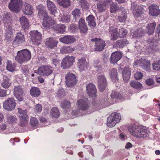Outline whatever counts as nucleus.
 <instances>
[{
    "mask_svg": "<svg viewBox=\"0 0 160 160\" xmlns=\"http://www.w3.org/2000/svg\"><path fill=\"white\" fill-rule=\"evenodd\" d=\"M47 5L51 14L54 15L57 12V8L53 2L50 0H47Z\"/></svg>",
    "mask_w": 160,
    "mask_h": 160,
    "instance_id": "24",
    "label": "nucleus"
},
{
    "mask_svg": "<svg viewBox=\"0 0 160 160\" xmlns=\"http://www.w3.org/2000/svg\"><path fill=\"white\" fill-rule=\"evenodd\" d=\"M109 31L111 34L110 38L111 40L115 41L118 37H119V33L118 32V30L117 28L111 27L109 29Z\"/></svg>",
    "mask_w": 160,
    "mask_h": 160,
    "instance_id": "26",
    "label": "nucleus"
},
{
    "mask_svg": "<svg viewBox=\"0 0 160 160\" xmlns=\"http://www.w3.org/2000/svg\"><path fill=\"white\" fill-rule=\"evenodd\" d=\"M131 74V71L130 68L128 67H126L122 71V75L124 81L125 82H127L129 80Z\"/></svg>",
    "mask_w": 160,
    "mask_h": 160,
    "instance_id": "20",
    "label": "nucleus"
},
{
    "mask_svg": "<svg viewBox=\"0 0 160 160\" xmlns=\"http://www.w3.org/2000/svg\"><path fill=\"white\" fill-rule=\"evenodd\" d=\"M23 93L16 94L14 95V96L19 101H22L23 100Z\"/></svg>",
    "mask_w": 160,
    "mask_h": 160,
    "instance_id": "64",
    "label": "nucleus"
},
{
    "mask_svg": "<svg viewBox=\"0 0 160 160\" xmlns=\"http://www.w3.org/2000/svg\"><path fill=\"white\" fill-rule=\"evenodd\" d=\"M75 48H70L68 47L65 48H63L61 49V52L63 54L70 53L74 51Z\"/></svg>",
    "mask_w": 160,
    "mask_h": 160,
    "instance_id": "48",
    "label": "nucleus"
},
{
    "mask_svg": "<svg viewBox=\"0 0 160 160\" xmlns=\"http://www.w3.org/2000/svg\"><path fill=\"white\" fill-rule=\"evenodd\" d=\"M77 104L79 109L83 111L87 110L90 106L89 101L86 98L78 100Z\"/></svg>",
    "mask_w": 160,
    "mask_h": 160,
    "instance_id": "10",
    "label": "nucleus"
},
{
    "mask_svg": "<svg viewBox=\"0 0 160 160\" xmlns=\"http://www.w3.org/2000/svg\"><path fill=\"white\" fill-rule=\"evenodd\" d=\"M127 18V13L125 11H122L118 16V20L120 22H124Z\"/></svg>",
    "mask_w": 160,
    "mask_h": 160,
    "instance_id": "44",
    "label": "nucleus"
},
{
    "mask_svg": "<svg viewBox=\"0 0 160 160\" xmlns=\"http://www.w3.org/2000/svg\"><path fill=\"white\" fill-rule=\"evenodd\" d=\"M111 96L112 99H121L123 98V97L118 92L116 91H112L111 94Z\"/></svg>",
    "mask_w": 160,
    "mask_h": 160,
    "instance_id": "47",
    "label": "nucleus"
},
{
    "mask_svg": "<svg viewBox=\"0 0 160 160\" xmlns=\"http://www.w3.org/2000/svg\"><path fill=\"white\" fill-rule=\"evenodd\" d=\"M19 20L21 25L23 28L25 29L28 28V21L25 16L21 17L20 18Z\"/></svg>",
    "mask_w": 160,
    "mask_h": 160,
    "instance_id": "35",
    "label": "nucleus"
},
{
    "mask_svg": "<svg viewBox=\"0 0 160 160\" xmlns=\"http://www.w3.org/2000/svg\"><path fill=\"white\" fill-rule=\"evenodd\" d=\"M25 41V38L24 34L21 32H18L15 39L13 42V45H19L24 43Z\"/></svg>",
    "mask_w": 160,
    "mask_h": 160,
    "instance_id": "16",
    "label": "nucleus"
},
{
    "mask_svg": "<svg viewBox=\"0 0 160 160\" xmlns=\"http://www.w3.org/2000/svg\"><path fill=\"white\" fill-rule=\"evenodd\" d=\"M111 78L114 82H117L118 81V74L116 69L112 68L110 72Z\"/></svg>",
    "mask_w": 160,
    "mask_h": 160,
    "instance_id": "33",
    "label": "nucleus"
},
{
    "mask_svg": "<svg viewBox=\"0 0 160 160\" xmlns=\"http://www.w3.org/2000/svg\"><path fill=\"white\" fill-rule=\"evenodd\" d=\"M66 83L68 87L74 86L77 83L76 76L73 74L68 73L65 76Z\"/></svg>",
    "mask_w": 160,
    "mask_h": 160,
    "instance_id": "11",
    "label": "nucleus"
},
{
    "mask_svg": "<svg viewBox=\"0 0 160 160\" xmlns=\"http://www.w3.org/2000/svg\"><path fill=\"white\" fill-rule=\"evenodd\" d=\"M38 122L37 119L34 117H31L30 119V124L32 126L35 127L37 126Z\"/></svg>",
    "mask_w": 160,
    "mask_h": 160,
    "instance_id": "55",
    "label": "nucleus"
},
{
    "mask_svg": "<svg viewBox=\"0 0 160 160\" xmlns=\"http://www.w3.org/2000/svg\"><path fill=\"white\" fill-rule=\"evenodd\" d=\"M28 118H20V125L22 127L25 126L27 124Z\"/></svg>",
    "mask_w": 160,
    "mask_h": 160,
    "instance_id": "59",
    "label": "nucleus"
},
{
    "mask_svg": "<svg viewBox=\"0 0 160 160\" xmlns=\"http://www.w3.org/2000/svg\"><path fill=\"white\" fill-rule=\"evenodd\" d=\"M31 58L30 51L27 49H24L18 52L15 59L18 63H22L29 61Z\"/></svg>",
    "mask_w": 160,
    "mask_h": 160,
    "instance_id": "2",
    "label": "nucleus"
},
{
    "mask_svg": "<svg viewBox=\"0 0 160 160\" xmlns=\"http://www.w3.org/2000/svg\"><path fill=\"white\" fill-rule=\"evenodd\" d=\"M58 42L52 38H47L45 41V45L52 49L57 46Z\"/></svg>",
    "mask_w": 160,
    "mask_h": 160,
    "instance_id": "22",
    "label": "nucleus"
},
{
    "mask_svg": "<svg viewBox=\"0 0 160 160\" xmlns=\"http://www.w3.org/2000/svg\"><path fill=\"white\" fill-rule=\"evenodd\" d=\"M134 65H138L146 71L149 70L150 67V62L149 61L146 59L141 58L139 60L135 61L134 63Z\"/></svg>",
    "mask_w": 160,
    "mask_h": 160,
    "instance_id": "12",
    "label": "nucleus"
},
{
    "mask_svg": "<svg viewBox=\"0 0 160 160\" xmlns=\"http://www.w3.org/2000/svg\"><path fill=\"white\" fill-rule=\"evenodd\" d=\"M92 42H95V44L94 45V50L96 51H102L106 46L105 41L101 39H98L97 38H92L91 39Z\"/></svg>",
    "mask_w": 160,
    "mask_h": 160,
    "instance_id": "9",
    "label": "nucleus"
},
{
    "mask_svg": "<svg viewBox=\"0 0 160 160\" xmlns=\"http://www.w3.org/2000/svg\"><path fill=\"white\" fill-rule=\"evenodd\" d=\"M61 106L63 109H68L71 108V103L68 100H65L61 102Z\"/></svg>",
    "mask_w": 160,
    "mask_h": 160,
    "instance_id": "46",
    "label": "nucleus"
},
{
    "mask_svg": "<svg viewBox=\"0 0 160 160\" xmlns=\"http://www.w3.org/2000/svg\"><path fill=\"white\" fill-rule=\"evenodd\" d=\"M40 91L37 87H32L30 90L31 95L34 97H38L40 95Z\"/></svg>",
    "mask_w": 160,
    "mask_h": 160,
    "instance_id": "36",
    "label": "nucleus"
},
{
    "mask_svg": "<svg viewBox=\"0 0 160 160\" xmlns=\"http://www.w3.org/2000/svg\"><path fill=\"white\" fill-rule=\"evenodd\" d=\"M38 15L40 18L43 19L46 18L48 17L47 12L45 10L41 12V14L38 13Z\"/></svg>",
    "mask_w": 160,
    "mask_h": 160,
    "instance_id": "56",
    "label": "nucleus"
},
{
    "mask_svg": "<svg viewBox=\"0 0 160 160\" xmlns=\"http://www.w3.org/2000/svg\"><path fill=\"white\" fill-rule=\"evenodd\" d=\"M72 14L76 20L80 18L81 12L79 9L76 8L72 12Z\"/></svg>",
    "mask_w": 160,
    "mask_h": 160,
    "instance_id": "50",
    "label": "nucleus"
},
{
    "mask_svg": "<svg viewBox=\"0 0 160 160\" xmlns=\"http://www.w3.org/2000/svg\"><path fill=\"white\" fill-rule=\"evenodd\" d=\"M51 115L54 118H58L60 115L59 112L57 107L53 108L51 111Z\"/></svg>",
    "mask_w": 160,
    "mask_h": 160,
    "instance_id": "42",
    "label": "nucleus"
},
{
    "mask_svg": "<svg viewBox=\"0 0 160 160\" xmlns=\"http://www.w3.org/2000/svg\"><path fill=\"white\" fill-rule=\"evenodd\" d=\"M22 2L21 0H11L8 8L12 12H18L22 7Z\"/></svg>",
    "mask_w": 160,
    "mask_h": 160,
    "instance_id": "6",
    "label": "nucleus"
},
{
    "mask_svg": "<svg viewBox=\"0 0 160 160\" xmlns=\"http://www.w3.org/2000/svg\"><path fill=\"white\" fill-rule=\"evenodd\" d=\"M15 33V30L11 27L9 26L6 27V38L10 40L13 37V34Z\"/></svg>",
    "mask_w": 160,
    "mask_h": 160,
    "instance_id": "25",
    "label": "nucleus"
},
{
    "mask_svg": "<svg viewBox=\"0 0 160 160\" xmlns=\"http://www.w3.org/2000/svg\"><path fill=\"white\" fill-rule=\"evenodd\" d=\"M25 7L23 11L24 13L27 15H31L33 13V8L31 5L27 3L24 4Z\"/></svg>",
    "mask_w": 160,
    "mask_h": 160,
    "instance_id": "28",
    "label": "nucleus"
},
{
    "mask_svg": "<svg viewBox=\"0 0 160 160\" xmlns=\"http://www.w3.org/2000/svg\"><path fill=\"white\" fill-rule=\"evenodd\" d=\"M7 121L9 124H14L17 122V119L15 116L10 115L7 117Z\"/></svg>",
    "mask_w": 160,
    "mask_h": 160,
    "instance_id": "40",
    "label": "nucleus"
},
{
    "mask_svg": "<svg viewBox=\"0 0 160 160\" xmlns=\"http://www.w3.org/2000/svg\"><path fill=\"white\" fill-rule=\"evenodd\" d=\"M53 68L50 65H42L38 69V73L43 76H48L51 74L53 71Z\"/></svg>",
    "mask_w": 160,
    "mask_h": 160,
    "instance_id": "5",
    "label": "nucleus"
},
{
    "mask_svg": "<svg viewBox=\"0 0 160 160\" xmlns=\"http://www.w3.org/2000/svg\"><path fill=\"white\" fill-rule=\"evenodd\" d=\"M37 9L38 11V13L41 14V12L46 10V8L42 4H40L37 6Z\"/></svg>",
    "mask_w": 160,
    "mask_h": 160,
    "instance_id": "57",
    "label": "nucleus"
},
{
    "mask_svg": "<svg viewBox=\"0 0 160 160\" xmlns=\"http://www.w3.org/2000/svg\"><path fill=\"white\" fill-rule=\"evenodd\" d=\"M66 27L63 24H55L53 27V29L57 33H63L65 32Z\"/></svg>",
    "mask_w": 160,
    "mask_h": 160,
    "instance_id": "27",
    "label": "nucleus"
},
{
    "mask_svg": "<svg viewBox=\"0 0 160 160\" xmlns=\"http://www.w3.org/2000/svg\"><path fill=\"white\" fill-rule=\"evenodd\" d=\"M98 80L99 90L101 92L103 91L107 86L106 79L103 75H101L98 76Z\"/></svg>",
    "mask_w": 160,
    "mask_h": 160,
    "instance_id": "13",
    "label": "nucleus"
},
{
    "mask_svg": "<svg viewBox=\"0 0 160 160\" xmlns=\"http://www.w3.org/2000/svg\"><path fill=\"white\" fill-rule=\"evenodd\" d=\"M56 23V21L51 17L43 19L42 25L46 28L49 29L53 28Z\"/></svg>",
    "mask_w": 160,
    "mask_h": 160,
    "instance_id": "15",
    "label": "nucleus"
},
{
    "mask_svg": "<svg viewBox=\"0 0 160 160\" xmlns=\"http://www.w3.org/2000/svg\"><path fill=\"white\" fill-rule=\"evenodd\" d=\"M79 4V6L83 10L87 9L89 8V4L87 0H80Z\"/></svg>",
    "mask_w": 160,
    "mask_h": 160,
    "instance_id": "39",
    "label": "nucleus"
},
{
    "mask_svg": "<svg viewBox=\"0 0 160 160\" xmlns=\"http://www.w3.org/2000/svg\"><path fill=\"white\" fill-rule=\"evenodd\" d=\"M75 61V58L73 56H67L64 58L61 63V67L63 69L69 68L72 66Z\"/></svg>",
    "mask_w": 160,
    "mask_h": 160,
    "instance_id": "8",
    "label": "nucleus"
},
{
    "mask_svg": "<svg viewBox=\"0 0 160 160\" xmlns=\"http://www.w3.org/2000/svg\"><path fill=\"white\" fill-rule=\"evenodd\" d=\"M59 41L63 43L69 44L73 43L76 40L73 36L66 35L59 38Z\"/></svg>",
    "mask_w": 160,
    "mask_h": 160,
    "instance_id": "17",
    "label": "nucleus"
},
{
    "mask_svg": "<svg viewBox=\"0 0 160 160\" xmlns=\"http://www.w3.org/2000/svg\"><path fill=\"white\" fill-rule=\"evenodd\" d=\"M122 55L121 52H115L112 53L110 57L111 63L114 64L116 63L122 58Z\"/></svg>",
    "mask_w": 160,
    "mask_h": 160,
    "instance_id": "19",
    "label": "nucleus"
},
{
    "mask_svg": "<svg viewBox=\"0 0 160 160\" xmlns=\"http://www.w3.org/2000/svg\"><path fill=\"white\" fill-rule=\"evenodd\" d=\"M128 43V41L125 39L118 40L114 43V45L120 48H123Z\"/></svg>",
    "mask_w": 160,
    "mask_h": 160,
    "instance_id": "30",
    "label": "nucleus"
},
{
    "mask_svg": "<svg viewBox=\"0 0 160 160\" xmlns=\"http://www.w3.org/2000/svg\"><path fill=\"white\" fill-rule=\"evenodd\" d=\"M23 89L20 86H15L14 88V94L23 93Z\"/></svg>",
    "mask_w": 160,
    "mask_h": 160,
    "instance_id": "53",
    "label": "nucleus"
},
{
    "mask_svg": "<svg viewBox=\"0 0 160 160\" xmlns=\"http://www.w3.org/2000/svg\"><path fill=\"white\" fill-rule=\"evenodd\" d=\"M55 56L56 57L52 58V63L56 67L57 65L59 63L60 60L56 55Z\"/></svg>",
    "mask_w": 160,
    "mask_h": 160,
    "instance_id": "62",
    "label": "nucleus"
},
{
    "mask_svg": "<svg viewBox=\"0 0 160 160\" xmlns=\"http://www.w3.org/2000/svg\"><path fill=\"white\" fill-rule=\"evenodd\" d=\"M121 120L120 114L116 112L112 113L108 118L107 125L110 128L114 127Z\"/></svg>",
    "mask_w": 160,
    "mask_h": 160,
    "instance_id": "3",
    "label": "nucleus"
},
{
    "mask_svg": "<svg viewBox=\"0 0 160 160\" xmlns=\"http://www.w3.org/2000/svg\"><path fill=\"white\" fill-rule=\"evenodd\" d=\"M119 9V8L118 7L116 3H112L111 5L110 9V12L112 13L116 12Z\"/></svg>",
    "mask_w": 160,
    "mask_h": 160,
    "instance_id": "52",
    "label": "nucleus"
},
{
    "mask_svg": "<svg viewBox=\"0 0 160 160\" xmlns=\"http://www.w3.org/2000/svg\"><path fill=\"white\" fill-rule=\"evenodd\" d=\"M18 112L20 115L19 116L20 118H28L27 115V111L26 110H22V108H18Z\"/></svg>",
    "mask_w": 160,
    "mask_h": 160,
    "instance_id": "43",
    "label": "nucleus"
},
{
    "mask_svg": "<svg viewBox=\"0 0 160 160\" xmlns=\"http://www.w3.org/2000/svg\"><path fill=\"white\" fill-rule=\"evenodd\" d=\"M86 88L87 94L90 97H95L97 92L95 86L93 84L89 83L86 86Z\"/></svg>",
    "mask_w": 160,
    "mask_h": 160,
    "instance_id": "18",
    "label": "nucleus"
},
{
    "mask_svg": "<svg viewBox=\"0 0 160 160\" xmlns=\"http://www.w3.org/2000/svg\"><path fill=\"white\" fill-rule=\"evenodd\" d=\"M144 34V30L142 28H140L134 32L133 36L135 37H140L142 36Z\"/></svg>",
    "mask_w": 160,
    "mask_h": 160,
    "instance_id": "45",
    "label": "nucleus"
},
{
    "mask_svg": "<svg viewBox=\"0 0 160 160\" xmlns=\"http://www.w3.org/2000/svg\"><path fill=\"white\" fill-rule=\"evenodd\" d=\"M78 61V67L80 71L82 72L87 70L89 64L85 57H82L79 59Z\"/></svg>",
    "mask_w": 160,
    "mask_h": 160,
    "instance_id": "14",
    "label": "nucleus"
},
{
    "mask_svg": "<svg viewBox=\"0 0 160 160\" xmlns=\"http://www.w3.org/2000/svg\"><path fill=\"white\" fill-rule=\"evenodd\" d=\"M128 130L133 136L138 138H146L148 136V130L145 127L134 124L128 128Z\"/></svg>",
    "mask_w": 160,
    "mask_h": 160,
    "instance_id": "1",
    "label": "nucleus"
},
{
    "mask_svg": "<svg viewBox=\"0 0 160 160\" xmlns=\"http://www.w3.org/2000/svg\"><path fill=\"white\" fill-rule=\"evenodd\" d=\"M142 8L141 6H138V8L133 11L134 17L136 18L141 16L142 13Z\"/></svg>",
    "mask_w": 160,
    "mask_h": 160,
    "instance_id": "41",
    "label": "nucleus"
},
{
    "mask_svg": "<svg viewBox=\"0 0 160 160\" xmlns=\"http://www.w3.org/2000/svg\"><path fill=\"white\" fill-rule=\"evenodd\" d=\"M152 67L154 70L160 71V60L155 62L152 64Z\"/></svg>",
    "mask_w": 160,
    "mask_h": 160,
    "instance_id": "51",
    "label": "nucleus"
},
{
    "mask_svg": "<svg viewBox=\"0 0 160 160\" xmlns=\"http://www.w3.org/2000/svg\"><path fill=\"white\" fill-rule=\"evenodd\" d=\"M78 28L80 31L83 33H86L88 31V27L84 19L81 18L78 22Z\"/></svg>",
    "mask_w": 160,
    "mask_h": 160,
    "instance_id": "23",
    "label": "nucleus"
},
{
    "mask_svg": "<svg viewBox=\"0 0 160 160\" xmlns=\"http://www.w3.org/2000/svg\"><path fill=\"white\" fill-rule=\"evenodd\" d=\"M154 82L152 78H149L146 80V83L148 86H151L154 84Z\"/></svg>",
    "mask_w": 160,
    "mask_h": 160,
    "instance_id": "63",
    "label": "nucleus"
},
{
    "mask_svg": "<svg viewBox=\"0 0 160 160\" xmlns=\"http://www.w3.org/2000/svg\"><path fill=\"white\" fill-rule=\"evenodd\" d=\"M42 110V106L41 105L39 104H37L36 105L34 111L37 113L40 112Z\"/></svg>",
    "mask_w": 160,
    "mask_h": 160,
    "instance_id": "61",
    "label": "nucleus"
},
{
    "mask_svg": "<svg viewBox=\"0 0 160 160\" xmlns=\"http://www.w3.org/2000/svg\"><path fill=\"white\" fill-rule=\"evenodd\" d=\"M97 6L99 11L100 12H102L106 8L103 3L102 4L98 3L97 4Z\"/></svg>",
    "mask_w": 160,
    "mask_h": 160,
    "instance_id": "58",
    "label": "nucleus"
},
{
    "mask_svg": "<svg viewBox=\"0 0 160 160\" xmlns=\"http://www.w3.org/2000/svg\"><path fill=\"white\" fill-rule=\"evenodd\" d=\"M1 85L2 87L3 88H8L11 85L10 79L6 76H4L3 81L1 83Z\"/></svg>",
    "mask_w": 160,
    "mask_h": 160,
    "instance_id": "31",
    "label": "nucleus"
},
{
    "mask_svg": "<svg viewBox=\"0 0 160 160\" xmlns=\"http://www.w3.org/2000/svg\"><path fill=\"white\" fill-rule=\"evenodd\" d=\"M143 76L142 74L140 72H137L134 74V78L137 80L142 79Z\"/></svg>",
    "mask_w": 160,
    "mask_h": 160,
    "instance_id": "60",
    "label": "nucleus"
},
{
    "mask_svg": "<svg viewBox=\"0 0 160 160\" xmlns=\"http://www.w3.org/2000/svg\"><path fill=\"white\" fill-rule=\"evenodd\" d=\"M156 25V23L154 21L152 23L148 24L146 27L148 33L149 35L153 34Z\"/></svg>",
    "mask_w": 160,
    "mask_h": 160,
    "instance_id": "29",
    "label": "nucleus"
},
{
    "mask_svg": "<svg viewBox=\"0 0 160 160\" xmlns=\"http://www.w3.org/2000/svg\"><path fill=\"white\" fill-rule=\"evenodd\" d=\"M160 10L157 5L152 4L149 7V14L153 16H158L160 13Z\"/></svg>",
    "mask_w": 160,
    "mask_h": 160,
    "instance_id": "21",
    "label": "nucleus"
},
{
    "mask_svg": "<svg viewBox=\"0 0 160 160\" xmlns=\"http://www.w3.org/2000/svg\"><path fill=\"white\" fill-rule=\"evenodd\" d=\"M58 3L64 8H68L71 5L70 0H56Z\"/></svg>",
    "mask_w": 160,
    "mask_h": 160,
    "instance_id": "34",
    "label": "nucleus"
},
{
    "mask_svg": "<svg viewBox=\"0 0 160 160\" xmlns=\"http://www.w3.org/2000/svg\"><path fill=\"white\" fill-rule=\"evenodd\" d=\"M95 18L92 15H89L87 17L86 20L88 23V25L91 28H93L96 26V24L94 21Z\"/></svg>",
    "mask_w": 160,
    "mask_h": 160,
    "instance_id": "32",
    "label": "nucleus"
},
{
    "mask_svg": "<svg viewBox=\"0 0 160 160\" xmlns=\"http://www.w3.org/2000/svg\"><path fill=\"white\" fill-rule=\"evenodd\" d=\"M127 34V31L126 29L122 28L119 30V35L120 38L125 37Z\"/></svg>",
    "mask_w": 160,
    "mask_h": 160,
    "instance_id": "54",
    "label": "nucleus"
},
{
    "mask_svg": "<svg viewBox=\"0 0 160 160\" xmlns=\"http://www.w3.org/2000/svg\"><path fill=\"white\" fill-rule=\"evenodd\" d=\"M129 83L131 86L137 89H141L142 86L140 82L136 81H131Z\"/></svg>",
    "mask_w": 160,
    "mask_h": 160,
    "instance_id": "38",
    "label": "nucleus"
},
{
    "mask_svg": "<svg viewBox=\"0 0 160 160\" xmlns=\"http://www.w3.org/2000/svg\"><path fill=\"white\" fill-rule=\"evenodd\" d=\"M7 65L6 68L8 71L13 72L15 70L16 67L15 64L13 63L11 61L8 60Z\"/></svg>",
    "mask_w": 160,
    "mask_h": 160,
    "instance_id": "37",
    "label": "nucleus"
},
{
    "mask_svg": "<svg viewBox=\"0 0 160 160\" xmlns=\"http://www.w3.org/2000/svg\"><path fill=\"white\" fill-rule=\"evenodd\" d=\"M16 103L14 98H10L5 100L3 104V108L8 111H11L14 109Z\"/></svg>",
    "mask_w": 160,
    "mask_h": 160,
    "instance_id": "7",
    "label": "nucleus"
},
{
    "mask_svg": "<svg viewBox=\"0 0 160 160\" xmlns=\"http://www.w3.org/2000/svg\"><path fill=\"white\" fill-rule=\"evenodd\" d=\"M70 17L66 14H61L60 16V20L63 22H68L70 21Z\"/></svg>",
    "mask_w": 160,
    "mask_h": 160,
    "instance_id": "49",
    "label": "nucleus"
},
{
    "mask_svg": "<svg viewBox=\"0 0 160 160\" xmlns=\"http://www.w3.org/2000/svg\"><path fill=\"white\" fill-rule=\"evenodd\" d=\"M30 37L33 43L37 46L39 45L41 42L42 35L38 30L32 31L29 32Z\"/></svg>",
    "mask_w": 160,
    "mask_h": 160,
    "instance_id": "4",
    "label": "nucleus"
}]
</instances>
